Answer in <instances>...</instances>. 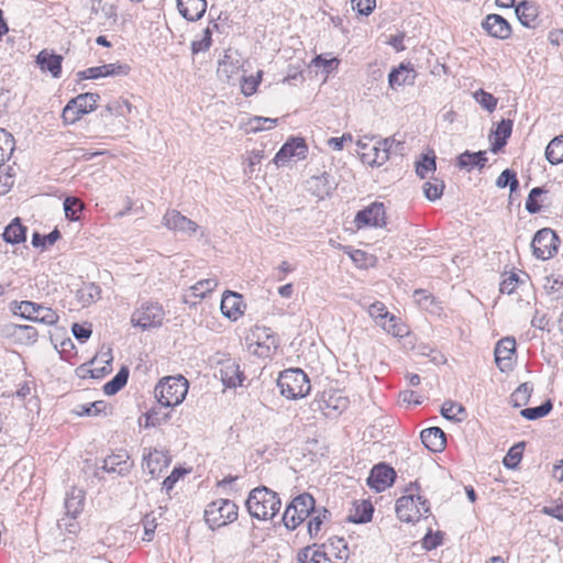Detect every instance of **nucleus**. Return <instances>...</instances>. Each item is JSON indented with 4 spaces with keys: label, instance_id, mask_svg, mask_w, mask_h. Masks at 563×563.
Listing matches in <instances>:
<instances>
[{
    "label": "nucleus",
    "instance_id": "6",
    "mask_svg": "<svg viewBox=\"0 0 563 563\" xmlns=\"http://www.w3.org/2000/svg\"><path fill=\"white\" fill-rule=\"evenodd\" d=\"M205 519L214 530L238 519V506L230 499H218L210 503L205 510Z\"/></svg>",
    "mask_w": 563,
    "mask_h": 563
},
{
    "label": "nucleus",
    "instance_id": "38",
    "mask_svg": "<svg viewBox=\"0 0 563 563\" xmlns=\"http://www.w3.org/2000/svg\"><path fill=\"white\" fill-rule=\"evenodd\" d=\"M441 415L451 421L460 422L466 418V409L452 400H446L441 407Z\"/></svg>",
    "mask_w": 563,
    "mask_h": 563
},
{
    "label": "nucleus",
    "instance_id": "28",
    "mask_svg": "<svg viewBox=\"0 0 563 563\" xmlns=\"http://www.w3.org/2000/svg\"><path fill=\"white\" fill-rule=\"evenodd\" d=\"M85 495L81 489L73 488L67 493L65 498V510L66 514L73 518H76L82 510Z\"/></svg>",
    "mask_w": 563,
    "mask_h": 563
},
{
    "label": "nucleus",
    "instance_id": "60",
    "mask_svg": "<svg viewBox=\"0 0 563 563\" xmlns=\"http://www.w3.org/2000/svg\"><path fill=\"white\" fill-rule=\"evenodd\" d=\"M522 283L516 273H510L500 283V292L510 295Z\"/></svg>",
    "mask_w": 563,
    "mask_h": 563
},
{
    "label": "nucleus",
    "instance_id": "26",
    "mask_svg": "<svg viewBox=\"0 0 563 563\" xmlns=\"http://www.w3.org/2000/svg\"><path fill=\"white\" fill-rule=\"evenodd\" d=\"M102 468L108 473L125 475L130 470L129 455L125 451L109 455L103 460Z\"/></svg>",
    "mask_w": 563,
    "mask_h": 563
},
{
    "label": "nucleus",
    "instance_id": "33",
    "mask_svg": "<svg viewBox=\"0 0 563 563\" xmlns=\"http://www.w3.org/2000/svg\"><path fill=\"white\" fill-rule=\"evenodd\" d=\"M26 228L21 224L20 219L15 218L4 230L3 240L11 244L25 241Z\"/></svg>",
    "mask_w": 563,
    "mask_h": 563
},
{
    "label": "nucleus",
    "instance_id": "64",
    "mask_svg": "<svg viewBox=\"0 0 563 563\" xmlns=\"http://www.w3.org/2000/svg\"><path fill=\"white\" fill-rule=\"evenodd\" d=\"M144 419V426L146 428L156 427L159 426L162 422H165L168 419V415L162 416L159 411H157L156 409H152L145 413Z\"/></svg>",
    "mask_w": 563,
    "mask_h": 563
},
{
    "label": "nucleus",
    "instance_id": "11",
    "mask_svg": "<svg viewBox=\"0 0 563 563\" xmlns=\"http://www.w3.org/2000/svg\"><path fill=\"white\" fill-rule=\"evenodd\" d=\"M218 374L222 384L228 388H235L241 386L245 376L240 368V364L236 360L231 357H224L218 361Z\"/></svg>",
    "mask_w": 563,
    "mask_h": 563
},
{
    "label": "nucleus",
    "instance_id": "15",
    "mask_svg": "<svg viewBox=\"0 0 563 563\" xmlns=\"http://www.w3.org/2000/svg\"><path fill=\"white\" fill-rule=\"evenodd\" d=\"M395 470L384 463H380L372 468L367 478V485L379 493L390 487L395 482Z\"/></svg>",
    "mask_w": 563,
    "mask_h": 563
},
{
    "label": "nucleus",
    "instance_id": "63",
    "mask_svg": "<svg viewBox=\"0 0 563 563\" xmlns=\"http://www.w3.org/2000/svg\"><path fill=\"white\" fill-rule=\"evenodd\" d=\"M368 313L379 324L387 319L389 312L384 303L376 301L368 307Z\"/></svg>",
    "mask_w": 563,
    "mask_h": 563
},
{
    "label": "nucleus",
    "instance_id": "14",
    "mask_svg": "<svg viewBox=\"0 0 563 563\" xmlns=\"http://www.w3.org/2000/svg\"><path fill=\"white\" fill-rule=\"evenodd\" d=\"M385 207L382 202H374L355 216V223L358 229L363 227H383L386 224Z\"/></svg>",
    "mask_w": 563,
    "mask_h": 563
},
{
    "label": "nucleus",
    "instance_id": "32",
    "mask_svg": "<svg viewBox=\"0 0 563 563\" xmlns=\"http://www.w3.org/2000/svg\"><path fill=\"white\" fill-rule=\"evenodd\" d=\"M415 77H416L415 70L409 69L401 64L398 68L394 69L389 74V76H388L389 86L391 88H396V87L402 86L405 84H413Z\"/></svg>",
    "mask_w": 563,
    "mask_h": 563
},
{
    "label": "nucleus",
    "instance_id": "13",
    "mask_svg": "<svg viewBox=\"0 0 563 563\" xmlns=\"http://www.w3.org/2000/svg\"><path fill=\"white\" fill-rule=\"evenodd\" d=\"M163 225L169 230L186 234L194 235L198 230V224L189 218L181 214L175 209L167 210L163 217Z\"/></svg>",
    "mask_w": 563,
    "mask_h": 563
},
{
    "label": "nucleus",
    "instance_id": "4",
    "mask_svg": "<svg viewBox=\"0 0 563 563\" xmlns=\"http://www.w3.org/2000/svg\"><path fill=\"white\" fill-rule=\"evenodd\" d=\"M396 143L394 137L383 139L375 144L371 140H358L356 143L361 161L372 167H379L389 159L393 144Z\"/></svg>",
    "mask_w": 563,
    "mask_h": 563
},
{
    "label": "nucleus",
    "instance_id": "5",
    "mask_svg": "<svg viewBox=\"0 0 563 563\" xmlns=\"http://www.w3.org/2000/svg\"><path fill=\"white\" fill-rule=\"evenodd\" d=\"M314 498L308 493L300 494L292 498L283 515L284 526L288 530H295L314 510Z\"/></svg>",
    "mask_w": 563,
    "mask_h": 563
},
{
    "label": "nucleus",
    "instance_id": "3",
    "mask_svg": "<svg viewBox=\"0 0 563 563\" xmlns=\"http://www.w3.org/2000/svg\"><path fill=\"white\" fill-rule=\"evenodd\" d=\"M277 385L283 396L288 399H298L310 391V380L300 368H289L279 374Z\"/></svg>",
    "mask_w": 563,
    "mask_h": 563
},
{
    "label": "nucleus",
    "instance_id": "7",
    "mask_svg": "<svg viewBox=\"0 0 563 563\" xmlns=\"http://www.w3.org/2000/svg\"><path fill=\"white\" fill-rule=\"evenodd\" d=\"M429 501L413 494L401 496L396 501L397 517L404 522H416L424 514L429 512Z\"/></svg>",
    "mask_w": 563,
    "mask_h": 563
},
{
    "label": "nucleus",
    "instance_id": "10",
    "mask_svg": "<svg viewBox=\"0 0 563 563\" xmlns=\"http://www.w3.org/2000/svg\"><path fill=\"white\" fill-rule=\"evenodd\" d=\"M559 238L552 229L539 230L531 242L533 254L537 258L548 260L558 251Z\"/></svg>",
    "mask_w": 563,
    "mask_h": 563
},
{
    "label": "nucleus",
    "instance_id": "35",
    "mask_svg": "<svg viewBox=\"0 0 563 563\" xmlns=\"http://www.w3.org/2000/svg\"><path fill=\"white\" fill-rule=\"evenodd\" d=\"M99 99L100 96L98 93L86 92L73 98L70 100V103L77 107V109H79V112H81L82 114H87L95 110Z\"/></svg>",
    "mask_w": 563,
    "mask_h": 563
},
{
    "label": "nucleus",
    "instance_id": "23",
    "mask_svg": "<svg viewBox=\"0 0 563 563\" xmlns=\"http://www.w3.org/2000/svg\"><path fill=\"white\" fill-rule=\"evenodd\" d=\"M420 438L424 446L432 452L443 451L446 444L445 433L439 427L424 429Z\"/></svg>",
    "mask_w": 563,
    "mask_h": 563
},
{
    "label": "nucleus",
    "instance_id": "29",
    "mask_svg": "<svg viewBox=\"0 0 563 563\" xmlns=\"http://www.w3.org/2000/svg\"><path fill=\"white\" fill-rule=\"evenodd\" d=\"M512 132V121L510 119H504L497 125L496 131L494 132V141L492 143V151L497 153L500 151L507 143V139L510 137Z\"/></svg>",
    "mask_w": 563,
    "mask_h": 563
},
{
    "label": "nucleus",
    "instance_id": "51",
    "mask_svg": "<svg viewBox=\"0 0 563 563\" xmlns=\"http://www.w3.org/2000/svg\"><path fill=\"white\" fill-rule=\"evenodd\" d=\"M263 71L260 70L256 76L243 77L241 81V91L245 97H250L256 92L262 80Z\"/></svg>",
    "mask_w": 563,
    "mask_h": 563
},
{
    "label": "nucleus",
    "instance_id": "44",
    "mask_svg": "<svg viewBox=\"0 0 563 563\" xmlns=\"http://www.w3.org/2000/svg\"><path fill=\"white\" fill-rule=\"evenodd\" d=\"M106 408L103 401H93L89 404H81L74 408L73 412L77 416L95 417L99 415Z\"/></svg>",
    "mask_w": 563,
    "mask_h": 563
},
{
    "label": "nucleus",
    "instance_id": "18",
    "mask_svg": "<svg viewBox=\"0 0 563 563\" xmlns=\"http://www.w3.org/2000/svg\"><path fill=\"white\" fill-rule=\"evenodd\" d=\"M515 352L516 340L514 338L507 336L497 342L495 347V362L501 372L511 369Z\"/></svg>",
    "mask_w": 563,
    "mask_h": 563
},
{
    "label": "nucleus",
    "instance_id": "27",
    "mask_svg": "<svg viewBox=\"0 0 563 563\" xmlns=\"http://www.w3.org/2000/svg\"><path fill=\"white\" fill-rule=\"evenodd\" d=\"M516 14L522 25L527 27H536L539 11L534 3L521 1L516 5Z\"/></svg>",
    "mask_w": 563,
    "mask_h": 563
},
{
    "label": "nucleus",
    "instance_id": "21",
    "mask_svg": "<svg viewBox=\"0 0 563 563\" xmlns=\"http://www.w3.org/2000/svg\"><path fill=\"white\" fill-rule=\"evenodd\" d=\"M242 307L243 300L241 295L230 290L223 294L220 306L223 316L235 321L243 314Z\"/></svg>",
    "mask_w": 563,
    "mask_h": 563
},
{
    "label": "nucleus",
    "instance_id": "41",
    "mask_svg": "<svg viewBox=\"0 0 563 563\" xmlns=\"http://www.w3.org/2000/svg\"><path fill=\"white\" fill-rule=\"evenodd\" d=\"M239 71L238 62H233L230 56L225 55L222 60L219 62L217 74L222 80H230Z\"/></svg>",
    "mask_w": 563,
    "mask_h": 563
},
{
    "label": "nucleus",
    "instance_id": "62",
    "mask_svg": "<svg viewBox=\"0 0 563 563\" xmlns=\"http://www.w3.org/2000/svg\"><path fill=\"white\" fill-rule=\"evenodd\" d=\"M84 114L79 112V109L70 103V100L63 110L62 118L65 123L73 124L77 122Z\"/></svg>",
    "mask_w": 563,
    "mask_h": 563
},
{
    "label": "nucleus",
    "instance_id": "58",
    "mask_svg": "<svg viewBox=\"0 0 563 563\" xmlns=\"http://www.w3.org/2000/svg\"><path fill=\"white\" fill-rule=\"evenodd\" d=\"M323 410L332 409L335 413H341L347 407V399L340 396H330L327 400H324Z\"/></svg>",
    "mask_w": 563,
    "mask_h": 563
},
{
    "label": "nucleus",
    "instance_id": "9",
    "mask_svg": "<svg viewBox=\"0 0 563 563\" xmlns=\"http://www.w3.org/2000/svg\"><path fill=\"white\" fill-rule=\"evenodd\" d=\"M13 312L26 320L40 322L46 325H53L57 323L59 319L56 311L52 308L33 301H21L15 303Z\"/></svg>",
    "mask_w": 563,
    "mask_h": 563
},
{
    "label": "nucleus",
    "instance_id": "46",
    "mask_svg": "<svg viewBox=\"0 0 563 563\" xmlns=\"http://www.w3.org/2000/svg\"><path fill=\"white\" fill-rule=\"evenodd\" d=\"M84 209V203L76 197H67L64 200L65 216L70 221L79 220L78 213Z\"/></svg>",
    "mask_w": 563,
    "mask_h": 563
},
{
    "label": "nucleus",
    "instance_id": "31",
    "mask_svg": "<svg viewBox=\"0 0 563 563\" xmlns=\"http://www.w3.org/2000/svg\"><path fill=\"white\" fill-rule=\"evenodd\" d=\"M373 505L369 501L362 500L356 503L354 509L349 515V520L354 523H366L372 520Z\"/></svg>",
    "mask_w": 563,
    "mask_h": 563
},
{
    "label": "nucleus",
    "instance_id": "25",
    "mask_svg": "<svg viewBox=\"0 0 563 563\" xmlns=\"http://www.w3.org/2000/svg\"><path fill=\"white\" fill-rule=\"evenodd\" d=\"M62 62L63 57L49 53L46 49L40 52L36 58V63L43 71H49L54 78H59L62 74Z\"/></svg>",
    "mask_w": 563,
    "mask_h": 563
},
{
    "label": "nucleus",
    "instance_id": "20",
    "mask_svg": "<svg viewBox=\"0 0 563 563\" xmlns=\"http://www.w3.org/2000/svg\"><path fill=\"white\" fill-rule=\"evenodd\" d=\"M483 29L493 37L506 40L511 35V26L499 14H488L482 23Z\"/></svg>",
    "mask_w": 563,
    "mask_h": 563
},
{
    "label": "nucleus",
    "instance_id": "34",
    "mask_svg": "<svg viewBox=\"0 0 563 563\" xmlns=\"http://www.w3.org/2000/svg\"><path fill=\"white\" fill-rule=\"evenodd\" d=\"M297 560L299 563H322V561H330V558H328V553L317 549L314 544L301 549L297 554Z\"/></svg>",
    "mask_w": 563,
    "mask_h": 563
},
{
    "label": "nucleus",
    "instance_id": "37",
    "mask_svg": "<svg viewBox=\"0 0 563 563\" xmlns=\"http://www.w3.org/2000/svg\"><path fill=\"white\" fill-rule=\"evenodd\" d=\"M100 297L101 289L93 283L84 284L77 291V298L82 306H89Z\"/></svg>",
    "mask_w": 563,
    "mask_h": 563
},
{
    "label": "nucleus",
    "instance_id": "48",
    "mask_svg": "<svg viewBox=\"0 0 563 563\" xmlns=\"http://www.w3.org/2000/svg\"><path fill=\"white\" fill-rule=\"evenodd\" d=\"M14 139L4 129H0V165L9 157L13 151Z\"/></svg>",
    "mask_w": 563,
    "mask_h": 563
},
{
    "label": "nucleus",
    "instance_id": "49",
    "mask_svg": "<svg viewBox=\"0 0 563 563\" xmlns=\"http://www.w3.org/2000/svg\"><path fill=\"white\" fill-rule=\"evenodd\" d=\"M496 185L499 188H505L509 186L510 191L514 192L519 187V181L517 179V175L512 169H505L501 172V174L498 176L496 180Z\"/></svg>",
    "mask_w": 563,
    "mask_h": 563
},
{
    "label": "nucleus",
    "instance_id": "19",
    "mask_svg": "<svg viewBox=\"0 0 563 563\" xmlns=\"http://www.w3.org/2000/svg\"><path fill=\"white\" fill-rule=\"evenodd\" d=\"M335 187L336 183L333 177L325 172L320 175L311 176L306 181V189L319 199L328 197Z\"/></svg>",
    "mask_w": 563,
    "mask_h": 563
},
{
    "label": "nucleus",
    "instance_id": "17",
    "mask_svg": "<svg viewBox=\"0 0 563 563\" xmlns=\"http://www.w3.org/2000/svg\"><path fill=\"white\" fill-rule=\"evenodd\" d=\"M168 464L169 457L163 451L144 449L142 467L143 471L151 474L152 477L159 475Z\"/></svg>",
    "mask_w": 563,
    "mask_h": 563
},
{
    "label": "nucleus",
    "instance_id": "2",
    "mask_svg": "<svg viewBox=\"0 0 563 563\" xmlns=\"http://www.w3.org/2000/svg\"><path fill=\"white\" fill-rule=\"evenodd\" d=\"M188 380L181 376H166L156 384L154 394L163 407H175L180 405L188 393Z\"/></svg>",
    "mask_w": 563,
    "mask_h": 563
},
{
    "label": "nucleus",
    "instance_id": "24",
    "mask_svg": "<svg viewBox=\"0 0 563 563\" xmlns=\"http://www.w3.org/2000/svg\"><path fill=\"white\" fill-rule=\"evenodd\" d=\"M179 13L188 21L199 20L207 9L206 0H177Z\"/></svg>",
    "mask_w": 563,
    "mask_h": 563
},
{
    "label": "nucleus",
    "instance_id": "59",
    "mask_svg": "<svg viewBox=\"0 0 563 563\" xmlns=\"http://www.w3.org/2000/svg\"><path fill=\"white\" fill-rule=\"evenodd\" d=\"M351 5L358 14L367 16L374 11L376 0H351Z\"/></svg>",
    "mask_w": 563,
    "mask_h": 563
},
{
    "label": "nucleus",
    "instance_id": "40",
    "mask_svg": "<svg viewBox=\"0 0 563 563\" xmlns=\"http://www.w3.org/2000/svg\"><path fill=\"white\" fill-rule=\"evenodd\" d=\"M277 121L278 119L253 117L245 123V132L257 133L261 131L271 130L276 125Z\"/></svg>",
    "mask_w": 563,
    "mask_h": 563
},
{
    "label": "nucleus",
    "instance_id": "39",
    "mask_svg": "<svg viewBox=\"0 0 563 563\" xmlns=\"http://www.w3.org/2000/svg\"><path fill=\"white\" fill-rule=\"evenodd\" d=\"M545 157L552 165L563 163V135L550 141L545 148Z\"/></svg>",
    "mask_w": 563,
    "mask_h": 563
},
{
    "label": "nucleus",
    "instance_id": "56",
    "mask_svg": "<svg viewBox=\"0 0 563 563\" xmlns=\"http://www.w3.org/2000/svg\"><path fill=\"white\" fill-rule=\"evenodd\" d=\"M415 301L426 310H431L432 306H437L435 298L424 289H417L413 292Z\"/></svg>",
    "mask_w": 563,
    "mask_h": 563
},
{
    "label": "nucleus",
    "instance_id": "42",
    "mask_svg": "<svg viewBox=\"0 0 563 563\" xmlns=\"http://www.w3.org/2000/svg\"><path fill=\"white\" fill-rule=\"evenodd\" d=\"M533 388L528 383H523L510 395V401L514 407H521L528 404Z\"/></svg>",
    "mask_w": 563,
    "mask_h": 563
},
{
    "label": "nucleus",
    "instance_id": "16",
    "mask_svg": "<svg viewBox=\"0 0 563 563\" xmlns=\"http://www.w3.org/2000/svg\"><path fill=\"white\" fill-rule=\"evenodd\" d=\"M130 66L123 63H111L101 66L89 67L78 75L81 79H98L109 76H126L130 71Z\"/></svg>",
    "mask_w": 563,
    "mask_h": 563
},
{
    "label": "nucleus",
    "instance_id": "52",
    "mask_svg": "<svg viewBox=\"0 0 563 563\" xmlns=\"http://www.w3.org/2000/svg\"><path fill=\"white\" fill-rule=\"evenodd\" d=\"M106 110L110 114L125 117L132 112V104L125 99H118L108 103Z\"/></svg>",
    "mask_w": 563,
    "mask_h": 563
},
{
    "label": "nucleus",
    "instance_id": "36",
    "mask_svg": "<svg viewBox=\"0 0 563 563\" xmlns=\"http://www.w3.org/2000/svg\"><path fill=\"white\" fill-rule=\"evenodd\" d=\"M129 368L123 366L119 369L115 376L103 385V393L108 396L115 395L128 383Z\"/></svg>",
    "mask_w": 563,
    "mask_h": 563
},
{
    "label": "nucleus",
    "instance_id": "22",
    "mask_svg": "<svg viewBox=\"0 0 563 563\" xmlns=\"http://www.w3.org/2000/svg\"><path fill=\"white\" fill-rule=\"evenodd\" d=\"M322 548L328 558L335 560V563H346L350 558V549L344 538L331 537Z\"/></svg>",
    "mask_w": 563,
    "mask_h": 563
},
{
    "label": "nucleus",
    "instance_id": "43",
    "mask_svg": "<svg viewBox=\"0 0 563 563\" xmlns=\"http://www.w3.org/2000/svg\"><path fill=\"white\" fill-rule=\"evenodd\" d=\"M553 406L550 400L544 401L538 407L525 408L520 411V415L528 420H536L545 417L550 413Z\"/></svg>",
    "mask_w": 563,
    "mask_h": 563
},
{
    "label": "nucleus",
    "instance_id": "45",
    "mask_svg": "<svg viewBox=\"0 0 563 563\" xmlns=\"http://www.w3.org/2000/svg\"><path fill=\"white\" fill-rule=\"evenodd\" d=\"M523 449L525 442H519L511 446L504 459V465L510 470L516 468L522 459Z\"/></svg>",
    "mask_w": 563,
    "mask_h": 563
},
{
    "label": "nucleus",
    "instance_id": "30",
    "mask_svg": "<svg viewBox=\"0 0 563 563\" xmlns=\"http://www.w3.org/2000/svg\"><path fill=\"white\" fill-rule=\"evenodd\" d=\"M487 162L486 152L478 151L472 153L470 151H465L457 157V166L460 168L471 169L473 167L483 168Z\"/></svg>",
    "mask_w": 563,
    "mask_h": 563
},
{
    "label": "nucleus",
    "instance_id": "54",
    "mask_svg": "<svg viewBox=\"0 0 563 563\" xmlns=\"http://www.w3.org/2000/svg\"><path fill=\"white\" fill-rule=\"evenodd\" d=\"M474 99L487 111L493 112L497 106V98L492 93L479 89L474 92Z\"/></svg>",
    "mask_w": 563,
    "mask_h": 563
},
{
    "label": "nucleus",
    "instance_id": "50",
    "mask_svg": "<svg viewBox=\"0 0 563 563\" xmlns=\"http://www.w3.org/2000/svg\"><path fill=\"white\" fill-rule=\"evenodd\" d=\"M60 238V233L57 229H54L47 235H42L38 232H34L32 235V245L34 247L45 249L47 245H53Z\"/></svg>",
    "mask_w": 563,
    "mask_h": 563
},
{
    "label": "nucleus",
    "instance_id": "55",
    "mask_svg": "<svg viewBox=\"0 0 563 563\" xmlns=\"http://www.w3.org/2000/svg\"><path fill=\"white\" fill-rule=\"evenodd\" d=\"M545 191L541 187H534L530 190L527 201L526 209L529 213L534 214L541 210V205L538 202V198Z\"/></svg>",
    "mask_w": 563,
    "mask_h": 563
},
{
    "label": "nucleus",
    "instance_id": "8",
    "mask_svg": "<svg viewBox=\"0 0 563 563\" xmlns=\"http://www.w3.org/2000/svg\"><path fill=\"white\" fill-rule=\"evenodd\" d=\"M165 311L156 301H145L134 310L131 316V323L142 330L157 328L163 324Z\"/></svg>",
    "mask_w": 563,
    "mask_h": 563
},
{
    "label": "nucleus",
    "instance_id": "57",
    "mask_svg": "<svg viewBox=\"0 0 563 563\" xmlns=\"http://www.w3.org/2000/svg\"><path fill=\"white\" fill-rule=\"evenodd\" d=\"M443 189L444 184L443 181L439 180H435V183L427 181L423 186L424 195L431 201L439 199L443 192Z\"/></svg>",
    "mask_w": 563,
    "mask_h": 563
},
{
    "label": "nucleus",
    "instance_id": "1",
    "mask_svg": "<svg viewBox=\"0 0 563 563\" xmlns=\"http://www.w3.org/2000/svg\"><path fill=\"white\" fill-rule=\"evenodd\" d=\"M245 506L253 518L272 520L278 514L282 501L277 493L260 486L250 492Z\"/></svg>",
    "mask_w": 563,
    "mask_h": 563
},
{
    "label": "nucleus",
    "instance_id": "61",
    "mask_svg": "<svg viewBox=\"0 0 563 563\" xmlns=\"http://www.w3.org/2000/svg\"><path fill=\"white\" fill-rule=\"evenodd\" d=\"M435 169V158L423 156L416 165V173L420 178H426L429 172Z\"/></svg>",
    "mask_w": 563,
    "mask_h": 563
},
{
    "label": "nucleus",
    "instance_id": "53",
    "mask_svg": "<svg viewBox=\"0 0 563 563\" xmlns=\"http://www.w3.org/2000/svg\"><path fill=\"white\" fill-rule=\"evenodd\" d=\"M211 35H212L211 29L209 26L206 27L202 32V38L192 41V43H191L192 54H198L200 52L208 51L212 43Z\"/></svg>",
    "mask_w": 563,
    "mask_h": 563
},
{
    "label": "nucleus",
    "instance_id": "12",
    "mask_svg": "<svg viewBox=\"0 0 563 563\" xmlns=\"http://www.w3.org/2000/svg\"><path fill=\"white\" fill-rule=\"evenodd\" d=\"M308 153V146L303 139L294 137L287 141L274 157V162L277 166H283L288 163L291 158L298 161L305 159Z\"/></svg>",
    "mask_w": 563,
    "mask_h": 563
},
{
    "label": "nucleus",
    "instance_id": "47",
    "mask_svg": "<svg viewBox=\"0 0 563 563\" xmlns=\"http://www.w3.org/2000/svg\"><path fill=\"white\" fill-rule=\"evenodd\" d=\"M217 286V278H207L196 283L190 287V290L195 297L205 298L207 294L211 292Z\"/></svg>",
    "mask_w": 563,
    "mask_h": 563
}]
</instances>
